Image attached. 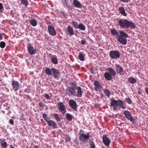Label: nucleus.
<instances>
[{"instance_id":"obj_44","label":"nucleus","mask_w":148,"mask_h":148,"mask_svg":"<svg viewBox=\"0 0 148 148\" xmlns=\"http://www.w3.org/2000/svg\"><path fill=\"white\" fill-rule=\"evenodd\" d=\"M86 43V41L85 40H82L81 41V43L82 45H85Z\"/></svg>"},{"instance_id":"obj_30","label":"nucleus","mask_w":148,"mask_h":148,"mask_svg":"<svg viewBox=\"0 0 148 148\" xmlns=\"http://www.w3.org/2000/svg\"><path fill=\"white\" fill-rule=\"evenodd\" d=\"M78 29H79L82 31H84L86 29V27L82 23H80L79 25V26L78 27Z\"/></svg>"},{"instance_id":"obj_52","label":"nucleus","mask_w":148,"mask_h":148,"mask_svg":"<svg viewBox=\"0 0 148 148\" xmlns=\"http://www.w3.org/2000/svg\"><path fill=\"white\" fill-rule=\"evenodd\" d=\"M145 91L147 93L148 95V88H145Z\"/></svg>"},{"instance_id":"obj_24","label":"nucleus","mask_w":148,"mask_h":148,"mask_svg":"<svg viewBox=\"0 0 148 148\" xmlns=\"http://www.w3.org/2000/svg\"><path fill=\"white\" fill-rule=\"evenodd\" d=\"M67 30L70 36L73 35L74 34L73 29L70 26H69L67 28Z\"/></svg>"},{"instance_id":"obj_59","label":"nucleus","mask_w":148,"mask_h":148,"mask_svg":"<svg viewBox=\"0 0 148 148\" xmlns=\"http://www.w3.org/2000/svg\"><path fill=\"white\" fill-rule=\"evenodd\" d=\"M133 51L132 50H131V51H129V53H132V52Z\"/></svg>"},{"instance_id":"obj_36","label":"nucleus","mask_w":148,"mask_h":148,"mask_svg":"<svg viewBox=\"0 0 148 148\" xmlns=\"http://www.w3.org/2000/svg\"><path fill=\"white\" fill-rule=\"evenodd\" d=\"M22 4L25 5L27 6L28 5V2L27 0H21Z\"/></svg>"},{"instance_id":"obj_62","label":"nucleus","mask_w":148,"mask_h":148,"mask_svg":"<svg viewBox=\"0 0 148 148\" xmlns=\"http://www.w3.org/2000/svg\"><path fill=\"white\" fill-rule=\"evenodd\" d=\"M75 32H77V31H76V30H75Z\"/></svg>"},{"instance_id":"obj_18","label":"nucleus","mask_w":148,"mask_h":148,"mask_svg":"<svg viewBox=\"0 0 148 148\" xmlns=\"http://www.w3.org/2000/svg\"><path fill=\"white\" fill-rule=\"evenodd\" d=\"M106 70L108 71V72L112 76H115L116 75V72L111 67L107 68Z\"/></svg>"},{"instance_id":"obj_8","label":"nucleus","mask_w":148,"mask_h":148,"mask_svg":"<svg viewBox=\"0 0 148 148\" xmlns=\"http://www.w3.org/2000/svg\"><path fill=\"white\" fill-rule=\"evenodd\" d=\"M12 85L13 89L16 92L20 88L19 84L17 81H12Z\"/></svg>"},{"instance_id":"obj_60","label":"nucleus","mask_w":148,"mask_h":148,"mask_svg":"<svg viewBox=\"0 0 148 148\" xmlns=\"http://www.w3.org/2000/svg\"><path fill=\"white\" fill-rule=\"evenodd\" d=\"M130 49H127V51H128V52H129V51H130Z\"/></svg>"},{"instance_id":"obj_58","label":"nucleus","mask_w":148,"mask_h":148,"mask_svg":"<svg viewBox=\"0 0 148 148\" xmlns=\"http://www.w3.org/2000/svg\"><path fill=\"white\" fill-rule=\"evenodd\" d=\"M34 148H38V146L35 145L34 146Z\"/></svg>"},{"instance_id":"obj_50","label":"nucleus","mask_w":148,"mask_h":148,"mask_svg":"<svg viewBox=\"0 0 148 148\" xmlns=\"http://www.w3.org/2000/svg\"><path fill=\"white\" fill-rule=\"evenodd\" d=\"M84 132V131L82 130H80L79 131V134H80V135H81L82 134H83V132Z\"/></svg>"},{"instance_id":"obj_49","label":"nucleus","mask_w":148,"mask_h":148,"mask_svg":"<svg viewBox=\"0 0 148 148\" xmlns=\"http://www.w3.org/2000/svg\"><path fill=\"white\" fill-rule=\"evenodd\" d=\"M14 123V121L12 119H10V124L11 125L13 124Z\"/></svg>"},{"instance_id":"obj_35","label":"nucleus","mask_w":148,"mask_h":148,"mask_svg":"<svg viewBox=\"0 0 148 148\" xmlns=\"http://www.w3.org/2000/svg\"><path fill=\"white\" fill-rule=\"evenodd\" d=\"M89 145L90 148H95V145L93 141H89Z\"/></svg>"},{"instance_id":"obj_9","label":"nucleus","mask_w":148,"mask_h":148,"mask_svg":"<svg viewBox=\"0 0 148 148\" xmlns=\"http://www.w3.org/2000/svg\"><path fill=\"white\" fill-rule=\"evenodd\" d=\"M58 109L60 110L62 113L64 114L66 112L65 107L62 103L60 102L58 105Z\"/></svg>"},{"instance_id":"obj_46","label":"nucleus","mask_w":148,"mask_h":148,"mask_svg":"<svg viewBox=\"0 0 148 148\" xmlns=\"http://www.w3.org/2000/svg\"><path fill=\"white\" fill-rule=\"evenodd\" d=\"M142 90L140 88H138V92L139 94H141L142 93Z\"/></svg>"},{"instance_id":"obj_54","label":"nucleus","mask_w":148,"mask_h":148,"mask_svg":"<svg viewBox=\"0 0 148 148\" xmlns=\"http://www.w3.org/2000/svg\"><path fill=\"white\" fill-rule=\"evenodd\" d=\"M26 98L28 99L30 98L29 96L28 95H26Z\"/></svg>"},{"instance_id":"obj_55","label":"nucleus","mask_w":148,"mask_h":148,"mask_svg":"<svg viewBox=\"0 0 148 148\" xmlns=\"http://www.w3.org/2000/svg\"><path fill=\"white\" fill-rule=\"evenodd\" d=\"M86 135H87L88 136V139H89V138L90 136V133L89 132L88 133L86 134Z\"/></svg>"},{"instance_id":"obj_26","label":"nucleus","mask_w":148,"mask_h":148,"mask_svg":"<svg viewBox=\"0 0 148 148\" xmlns=\"http://www.w3.org/2000/svg\"><path fill=\"white\" fill-rule=\"evenodd\" d=\"M63 5L64 7L68 9H70L71 7L70 5L68 4V1L67 0H64L63 2Z\"/></svg>"},{"instance_id":"obj_48","label":"nucleus","mask_w":148,"mask_h":148,"mask_svg":"<svg viewBox=\"0 0 148 148\" xmlns=\"http://www.w3.org/2000/svg\"><path fill=\"white\" fill-rule=\"evenodd\" d=\"M90 71L92 74H93L94 73V71L92 68H90Z\"/></svg>"},{"instance_id":"obj_4","label":"nucleus","mask_w":148,"mask_h":148,"mask_svg":"<svg viewBox=\"0 0 148 148\" xmlns=\"http://www.w3.org/2000/svg\"><path fill=\"white\" fill-rule=\"evenodd\" d=\"M120 35L119 34L116 36L117 41L123 45H126L127 43L126 38L128 36V34L122 30L120 31Z\"/></svg>"},{"instance_id":"obj_33","label":"nucleus","mask_w":148,"mask_h":148,"mask_svg":"<svg viewBox=\"0 0 148 148\" xmlns=\"http://www.w3.org/2000/svg\"><path fill=\"white\" fill-rule=\"evenodd\" d=\"M51 61L53 64H55L58 63V60L56 57H52L51 58Z\"/></svg>"},{"instance_id":"obj_39","label":"nucleus","mask_w":148,"mask_h":148,"mask_svg":"<svg viewBox=\"0 0 148 148\" xmlns=\"http://www.w3.org/2000/svg\"><path fill=\"white\" fill-rule=\"evenodd\" d=\"M5 46V43L4 42H1L0 46L2 48H4Z\"/></svg>"},{"instance_id":"obj_41","label":"nucleus","mask_w":148,"mask_h":148,"mask_svg":"<svg viewBox=\"0 0 148 148\" xmlns=\"http://www.w3.org/2000/svg\"><path fill=\"white\" fill-rule=\"evenodd\" d=\"M65 140L66 141L69 142L71 140V138L69 136H67L66 137Z\"/></svg>"},{"instance_id":"obj_57","label":"nucleus","mask_w":148,"mask_h":148,"mask_svg":"<svg viewBox=\"0 0 148 148\" xmlns=\"http://www.w3.org/2000/svg\"><path fill=\"white\" fill-rule=\"evenodd\" d=\"M10 148H15L12 145L10 146Z\"/></svg>"},{"instance_id":"obj_43","label":"nucleus","mask_w":148,"mask_h":148,"mask_svg":"<svg viewBox=\"0 0 148 148\" xmlns=\"http://www.w3.org/2000/svg\"><path fill=\"white\" fill-rule=\"evenodd\" d=\"M3 9L2 4L0 3V13L2 12V9Z\"/></svg>"},{"instance_id":"obj_45","label":"nucleus","mask_w":148,"mask_h":148,"mask_svg":"<svg viewBox=\"0 0 148 148\" xmlns=\"http://www.w3.org/2000/svg\"><path fill=\"white\" fill-rule=\"evenodd\" d=\"M45 97L48 99H49L50 98V97L47 94H44Z\"/></svg>"},{"instance_id":"obj_51","label":"nucleus","mask_w":148,"mask_h":148,"mask_svg":"<svg viewBox=\"0 0 148 148\" xmlns=\"http://www.w3.org/2000/svg\"><path fill=\"white\" fill-rule=\"evenodd\" d=\"M3 36L2 34L0 33V40H1L3 38Z\"/></svg>"},{"instance_id":"obj_22","label":"nucleus","mask_w":148,"mask_h":148,"mask_svg":"<svg viewBox=\"0 0 148 148\" xmlns=\"http://www.w3.org/2000/svg\"><path fill=\"white\" fill-rule=\"evenodd\" d=\"M29 22L31 25L33 27H35L37 25V22L35 19L32 18L29 20Z\"/></svg>"},{"instance_id":"obj_17","label":"nucleus","mask_w":148,"mask_h":148,"mask_svg":"<svg viewBox=\"0 0 148 148\" xmlns=\"http://www.w3.org/2000/svg\"><path fill=\"white\" fill-rule=\"evenodd\" d=\"M73 4L74 6L78 8H81L82 7V4L77 0H74Z\"/></svg>"},{"instance_id":"obj_42","label":"nucleus","mask_w":148,"mask_h":148,"mask_svg":"<svg viewBox=\"0 0 148 148\" xmlns=\"http://www.w3.org/2000/svg\"><path fill=\"white\" fill-rule=\"evenodd\" d=\"M38 104L39 106L41 108H43L45 104H44L42 102H39Z\"/></svg>"},{"instance_id":"obj_5","label":"nucleus","mask_w":148,"mask_h":148,"mask_svg":"<svg viewBox=\"0 0 148 148\" xmlns=\"http://www.w3.org/2000/svg\"><path fill=\"white\" fill-rule=\"evenodd\" d=\"M42 117L47 122L48 126L51 127H52L54 129L58 128L57 124L54 121L51 120H49V118L47 117V114L45 113H43L42 114Z\"/></svg>"},{"instance_id":"obj_20","label":"nucleus","mask_w":148,"mask_h":148,"mask_svg":"<svg viewBox=\"0 0 148 148\" xmlns=\"http://www.w3.org/2000/svg\"><path fill=\"white\" fill-rule=\"evenodd\" d=\"M105 79L108 80H111L112 78V75L108 72H106L104 74Z\"/></svg>"},{"instance_id":"obj_29","label":"nucleus","mask_w":148,"mask_h":148,"mask_svg":"<svg viewBox=\"0 0 148 148\" xmlns=\"http://www.w3.org/2000/svg\"><path fill=\"white\" fill-rule=\"evenodd\" d=\"M52 115L53 116L54 119L58 122H59L60 121V118L59 117V116L58 114L56 113H53Z\"/></svg>"},{"instance_id":"obj_10","label":"nucleus","mask_w":148,"mask_h":148,"mask_svg":"<svg viewBox=\"0 0 148 148\" xmlns=\"http://www.w3.org/2000/svg\"><path fill=\"white\" fill-rule=\"evenodd\" d=\"M103 141L104 144L107 147L109 146L111 142V141L107 137V135L106 134L103 135Z\"/></svg>"},{"instance_id":"obj_14","label":"nucleus","mask_w":148,"mask_h":148,"mask_svg":"<svg viewBox=\"0 0 148 148\" xmlns=\"http://www.w3.org/2000/svg\"><path fill=\"white\" fill-rule=\"evenodd\" d=\"M48 29L49 34L53 36H55L56 35V32L54 27L51 26H48Z\"/></svg>"},{"instance_id":"obj_27","label":"nucleus","mask_w":148,"mask_h":148,"mask_svg":"<svg viewBox=\"0 0 148 148\" xmlns=\"http://www.w3.org/2000/svg\"><path fill=\"white\" fill-rule=\"evenodd\" d=\"M66 117L67 120L69 121H71L72 120L73 117L74 118L73 116L72 115L69 113L66 114Z\"/></svg>"},{"instance_id":"obj_40","label":"nucleus","mask_w":148,"mask_h":148,"mask_svg":"<svg viewBox=\"0 0 148 148\" xmlns=\"http://www.w3.org/2000/svg\"><path fill=\"white\" fill-rule=\"evenodd\" d=\"M128 120H130V121L133 123H134L135 122V119L132 117V116L130 117L129 119H128Z\"/></svg>"},{"instance_id":"obj_61","label":"nucleus","mask_w":148,"mask_h":148,"mask_svg":"<svg viewBox=\"0 0 148 148\" xmlns=\"http://www.w3.org/2000/svg\"><path fill=\"white\" fill-rule=\"evenodd\" d=\"M132 148H134V146H133V147H132Z\"/></svg>"},{"instance_id":"obj_7","label":"nucleus","mask_w":148,"mask_h":148,"mask_svg":"<svg viewBox=\"0 0 148 148\" xmlns=\"http://www.w3.org/2000/svg\"><path fill=\"white\" fill-rule=\"evenodd\" d=\"M70 106L75 111L77 110V104L76 102L73 99L69 100V102Z\"/></svg>"},{"instance_id":"obj_23","label":"nucleus","mask_w":148,"mask_h":148,"mask_svg":"<svg viewBox=\"0 0 148 148\" xmlns=\"http://www.w3.org/2000/svg\"><path fill=\"white\" fill-rule=\"evenodd\" d=\"M124 114L125 115V118L128 119L130 117H131L132 115L130 112L128 110H125L124 112Z\"/></svg>"},{"instance_id":"obj_2","label":"nucleus","mask_w":148,"mask_h":148,"mask_svg":"<svg viewBox=\"0 0 148 148\" xmlns=\"http://www.w3.org/2000/svg\"><path fill=\"white\" fill-rule=\"evenodd\" d=\"M118 23L120 27L123 28L127 29L131 27L134 29L136 27L134 24L127 19H120Z\"/></svg>"},{"instance_id":"obj_47","label":"nucleus","mask_w":148,"mask_h":148,"mask_svg":"<svg viewBox=\"0 0 148 148\" xmlns=\"http://www.w3.org/2000/svg\"><path fill=\"white\" fill-rule=\"evenodd\" d=\"M122 2H126L128 3L130 0H120Z\"/></svg>"},{"instance_id":"obj_25","label":"nucleus","mask_w":148,"mask_h":148,"mask_svg":"<svg viewBox=\"0 0 148 148\" xmlns=\"http://www.w3.org/2000/svg\"><path fill=\"white\" fill-rule=\"evenodd\" d=\"M128 82L132 84H134L136 82V79L133 77H131L128 79Z\"/></svg>"},{"instance_id":"obj_38","label":"nucleus","mask_w":148,"mask_h":148,"mask_svg":"<svg viewBox=\"0 0 148 148\" xmlns=\"http://www.w3.org/2000/svg\"><path fill=\"white\" fill-rule=\"evenodd\" d=\"M126 101L129 104H130L132 103V101L130 98L129 97L126 98L125 99Z\"/></svg>"},{"instance_id":"obj_37","label":"nucleus","mask_w":148,"mask_h":148,"mask_svg":"<svg viewBox=\"0 0 148 148\" xmlns=\"http://www.w3.org/2000/svg\"><path fill=\"white\" fill-rule=\"evenodd\" d=\"M71 23L75 28L78 29V27L79 26V25L77 22L73 21Z\"/></svg>"},{"instance_id":"obj_53","label":"nucleus","mask_w":148,"mask_h":148,"mask_svg":"<svg viewBox=\"0 0 148 148\" xmlns=\"http://www.w3.org/2000/svg\"><path fill=\"white\" fill-rule=\"evenodd\" d=\"M29 89H26L25 90V92H29Z\"/></svg>"},{"instance_id":"obj_32","label":"nucleus","mask_w":148,"mask_h":148,"mask_svg":"<svg viewBox=\"0 0 148 148\" xmlns=\"http://www.w3.org/2000/svg\"><path fill=\"white\" fill-rule=\"evenodd\" d=\"M105 95L107 97H109L110 95V92L108 89H106L104 91Z\"/></svg>"},{"instance_id":"obj_56","label":"nucleus","mask_w":148,"mask_h":148,"mask_svg":"<svg viewBox=\"0 0 148 148\" xmlns=\"http://www.w3.org/2000/svg\"><path fill=\"white\" fill-rule=\"evenodd\" d=\"M101 97H102V98H103V94L101 93Z\"/></svg>"},{"instance_id":"obj_19","label":"nucleus","mask_w":148,"mask_h":148,"mask_svg":"<svg viewBox=\"0 0 148 148\" xmlns=\"http://www.w3.org/2000/svg\"><path fill=\"white\" fill-rule=\"evenodd\" d=\"M0 143L1 144V146L2 148H5L7 147V143L5 142V139L4 138L0 139Z\"/></svg>"},{"instance_id":"obj_28","label":"nucleus","mask_w":148,"mask_h":148,"mask_svg":"<svg viewBox=\"0 0 148 148\" xmlns=\"http://www.w3.org/2000/svg\"><path fill=\"white\" fill-rule=\"evenodd\" d=\"M111 33L113 35L118 36L119 35V32L115 29H112L110 30Z\"/></svg>"},{"instance_id":"obj_6","label":"nucleus","mask_w":148,"mask_h":148,"mask_svg":"<svg viewBox=\"0 0 148 148\" xmlns=\"http://www.w3.org/2000/svg\"><path fill=\"white\" fill-rule=\"evenodd\" d=\"M109 56L112 59L116 60L120 58L121 53L117 50H111L109 53Z\"/></svg>"},{"instance_id":"obj_1","label":"nucleus","mask_w":148,"mask_h":148,"mask_svg":"<svg viewBox=\"0 0 148 148\" xmlns=\"http://www.w3.org/2000/svg\"><path fill=\"white\" fill-rule=\"evenodd\" d=\"M71 86L68 87L66 89V92L69 95L72 97L76 96L81 97L83 92L82 88L79 86H77L76 84L74 82L70 83Z\"/></svg>"},{"instance_id":"obj_11","label":"nucleus","mask_w":148,"mask_h":148,"mask_svg":"<svg viewBox=\"0 0 148 148\" xmlns=\"http://www.w3.org/2000/svg\"><path fill=\"white\" fill-rule=\"evenodd\" d=\"M79 139L82 142L86 143L88 141V136L85 134H82L80 135Z\"/></svg>"},{"instance_id":"obj_12","label":"nucleus","mask_w":148,"mask_h":148,"mask_svg":"<svg viewBox=\"0 0 148 148\" xmlns=\"http://www.w3.org/2000/svg\"><path fill=\"white\" fill-rule=\"evenodd\" d=\"M116 70L117 72L120 74L124 75L125 72L123 70V68L119 65L115 64Z\"/></svg>"},{"instance_id":"obj_31","label":"nucleus","mask_w":148,"mask_h":148,"mask_svg":"<svg viewBox=\"0 0 148 148\" xmlns=\"http://www.w3.org/2000/svg\"><path fill=\"white\" fill-rule=\"evenodd\" d=\"M51 68L50 69L49 68H46L45 70V72L48 75H51L52 74L51 73Z\"/></svg>"},{"instance_id":"obj_3","label":"nucleus","mask_w":148,"mask_h":148,"mask_svg":"<svg viewBox=\"0 0 148 148\" xmlns=\"http://www.w3.org/2000/svg\"><path fill=\"white\" fill-rule=\"evenodd\" d=\"M111 103L110 106L113 107L114 110H117V108L119 106L123 109H125V106L124 105V102L121 100L119 99L116 100L114 99H110Z\"/></svg>"},{"instance_id":"obj_21","label":"nucleus","mask_w":148,"mask_h":148,"mask_svg":"<svg viewBox=\"0 0 148 148\" xmlns=\"http://www.w3.org/2000/svg\"><path fill=\"white\" fill-rule=\"evenodd\" d=\"M119 10L120 13L124 16H126L127 14L125 13V10L123 7H120L119 8Z\"/></svg>"},{"instance_id":"obj_16","label":"nucleus","mask_w":148,"mask_h":148,"mask_svg":"<svg viewBox=\"0 0 148 148\" xmlns=\"http://www.w3.org/2000/svg\"><path fill=\"white\" fill-rule=\"evenodd\" d=\"M27 50L30 54L32 55L35 54L36 52V48H34L32 46H28Z\"/></svg>"},{"instance_id":"obj_15","label":"nucleus","mask_w":148,"mask_h":148,"mask_svg":"<svg viewBox=\"0 0 148 148\" xmlns=\"http://www.w3.org/2000/svg\"><path fill=\"white\" fill-rule=\"evenodd\" d=\"M94 85L95 87V90L96 91H98V89H102L103 88L99 84V82L97 81L94 82Z\"/></svg>"},{"instance_id":"obj_13","label":"nucleus","mask_w":148,"mask_h":148,"mask_svg":"<svg viewBox=\"0 0 148 148\" xmlns=\"http://www.w3.org/2000/svg\"><path fill=\"white\" fill-rule=\"evenodd\" d=\"M51 72H52L54 77L55 78H58V76L60 73L59 70L56 69L54 68H51Z\"/></svg>"},{"instance_id":"obj_34","label":"nucleus","mask_w":148,"mask_h":148,"mask_svg":"<svg viewBox=\"0 0 148 148\" xmlns=\"http://www.w3.org/2000/svg\"><path fill=\"white\" fill-rule=\"evenodd\" d=\"M78 57L79 59L81 61H84L85 60L84 58V56L82 53H79Z\"/></svg>"}]
</instances>
